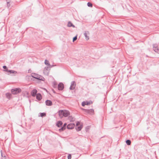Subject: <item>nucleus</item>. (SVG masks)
Segmentation results:
<instances>
[{"label":"nucleus","instance_id":"obj_21","mask_svg":"<svg viewBox=\"0 0 159 159\" xmlns=\"http://www.w3.org/2000/svg\"><path fill=\"white\" fill-rule=\"evenodd\" d=\"M68 120L70 121H74L75 120V118L72 116H69L68 117Z\"/></svg>","mask_w":159,"mask_h":159},{"label":"nucleus","instance_id":"obj_28","mask_svg":"<svg viewBox=\"0 0 159 159\" xmlns=\"http://www.w3.org/2000/svg\"><path fill=\"white\" fill-rule=\"evenodd\" d=\"M3 68L5 70H8V69L7 68V67L5 66H3Z\"/></svg>","mask_w":159,"mask_h":159},{"label":"nucleus","instance_id":"obj_32","mask_svg":"<svg viewBox=\"0 0 159 159\" xmlns=\"http://www.w3.org/2000/svg\"><path fill=\"white\" fill-rule=\"evenodd\" d=\"M86 105H89V103L88 102H87V103H86Z\"/></svg>","mask_w":159,"mask_h":159},{"label":"nucleus","instance_id":"obj_1","mask_svg":"<svg viewBox=\"0 0 159 159\" xmlns=\"http://www.w3.org/2000/svg\"><path fill=\"white\" fill-rule=\"evenodd\" d=\"M58 112L59 117L61 118H62L63 116L65 117H67L70 115V112L66 110H59Z\"/></svg>","mask_w":159,"mask_h":159},{"label":"nucleus","instance_id":"obj_11","mask_svg":"<svg viewBox=\"0 0 159 159\" xmlns=\"http://www.w3.org/2000/svg\"><path fill=\"white\" fill-rule=\"evenodd\" d=\"M85 111L90 115H93L94 114V110L93 109H85Z\"/></svg>","mask_w":159,"mask_h":159},{"label":"nucleus","instance_id":"obj_30","mask_svg":"<svg viewBox=\"0 0 159 159\" xmlns=\"http://www.w3.org/2000/svg\"><path fill=\"white\" fill-rule=\"evenodd\" d=\"M10 6V2H7V6L8 7V8Z\"/></svg>","mask_w":159,"mask_h":159},{"label":"nucleus","instance_id":"obj_12","mask_svg":"<svg viewBox=\"0 0 159 159\" xmlns=\"http://www.w3.org/2000/svg\"><path fill=\"white\" fill-rule=\"evenodd\" d=\"M37 93V91L36 89H34L31 92V95L33 97H35L36 95V94Z\"/></svg>","mask_w":159,"mask_h":159},{"label":"nucleus","instance_id":"obj_25","mask_svg":"<svg viewBox=\"0 0 159 159\" xmlns=\"http://www.w3.org/2000/svg\"><path fill=\"white\" fill-rule=\"evenodd\" d=\"M87 5L89 7H92L93 6L92 4L90 2H88Z\"/></svg>","mask_w":159,"mask_h":159},{"label":"nucleus","instance_id":"obj_29","mask_svg":"<svg viewBox=\"0 0 159 159\" xmlns=\"http://www.w3.org/2000/svg\"><path fill=\"white\" fill-rule=\"evenodd\" d=\"M86 105V103L85 102H82V105L83 106H84Z\"/></svg>","mask_w":159,"mask_h":159},{"label":"nucleus","instance_id":"obj_8","mask_svg":"<svg viewBox=\"0 0 159 159\" xmlns=\"http://www.w3.org/2000/svg\"><path fill=\"white\" fill-rule=\"evenodd\" d=\"M76 86L75 82V81H72L71 84V85L70 88V89L71 90H74Z\"/></svg>","mask_w":159,"mask_h":159},{"label":"nucleus","instance_id":"obj_34","mask_svg":"<svg viewBox=\"0 0 159 159\" xmlns=\"http://www.w3.org/2000/svg\"><path fill=\"white\" fill-rule=\"evenodd\" d=\"M29 70V71H30V70Z\"/></svg>","mask_w":159,"mask_h":159},{"label":"nucleus","instance_id":"obj_31","mask_svg":"<svg viewBox=\"0 0 159 159\" xmlns=\"http://www.w3.org/2000/svg\"><path fill=\"white\" fill-rule=\"evenodd\" d=\"M53 66H54L53 65H51V66H50V67H49V68H50L52 67H53Z\"/></svg>","mask_w":159,"mask_h":159},{"label":"nucleus","instance_id":"obj_18","mask_svg":"<svg viewBox=\"0 0 159 159\" xmlns=\"http://www.w3.org/2000/svg\"><path fill=\"white\" fill-rule=\"evenodd\" d=\"M62 124V122L61 121H58L56 125L58 127H60Z\"/></svg>","mask_w":159,"mask_h":159},{"label":"nucleus","instance_id":"obj_33","mask_svg":"<svg viewBox=\"0 0 159 159\" xmlns=\"http://www.w3.org/2000/svg\"><path fill=\"white\" fill-rule=\"evenodd\" d=\"M28 73H29V70H28Z\"/></svg>","mask_w":159,"mask_h":159},{"label":"nucleus","instance_id":"obj_13","mask_svg":"<svg viewBox=\"0 0 159 159\" xmlns=\"http://www.w3.org/2000/svg\"><path fill=\"white\" fill-rule=\"evenodd\" d=\"M45 103L46 105L48 106H51L52 105V102L48 100H47L45 101Z\"/></svg>","mask_w":159,"mask_h":159},{"label":"nucleus","instance_id":"obj_20","mask_svg":"<svg viewBox=\"0 0 159 159\" xmlns=\"http://www.w3.org/2000/svg\"><path fill=\"white\" fill-rule=\"evenodd\" d=\"M6 96L8 99H10L11 98V94L10 93H7L6 94Z\"/></svg>","mask_w":159,"mask_h":159},{"label":"nucleus","instance_id":"obj_4","mask_svg":"<svg viewBox=\"0 0 159 159\" xmlns=\"http://www.w3.org/2000/svg\"><path fill=\"white\" fill-rule=\"evenodd\" d=\"M83 126L82 125H80V123L79 121H77L76 124L75 129L77 131H80L82 129Z\"/></svg>","mask_w":159,"mask_h":159},{"label":"nucleus","instance_id":"obj_7","mask_svg":"<svg viewBox=\"0 0 159 159\" xmlns=\"http://www.w3.org/2000/svg\"><path fill=\"white\" fill-rule=\"evenodd\" d=\"M153 47L154 51L159 53V49L158 48V45L157 44H154L153 45Z\"/></svg>","mask_w":159,"mask_h":159},{"label":"nucleus","instance_id":"obj_19","mask_svg":"<svg viewBox=\"0 0 159 159\" xmlns=\"http://www.w3.org/2000/svg\"><path fill=\"white\" fill-rule=\"evenodd\" d=\"M67 26L69 27H72L73 28L75 27V25L70 21L68 22Z\"/></svg>","mask_w":159,"mask_h":159},{"label":"nucleus","instance_id":"obj_3","mask_svg":"<svg viewBox=\"0 0 159 159\" xmlns=\"http://www.w3.org/2000/svg\"><path fill=\"white\" fill-rule=\"evenodd\" d=\"M21 89L20 88H16L12 89L11 92L13 94H17L21 92Z\"/></svg>","mask_w":159,"mask_h":159},{"label":"nucleus","instance_id":"obj_14","mask_svg":"<svg viewBox=\"0 0 159 159\" xmlns=\"http://www.w3.org/2000/svg\"><path fill=\"white\" fill-rule=\"evenodd\" d=\"M66 125L67 124L66 123H64L63 126L59 129V131L60 132H61L64 130L66 128Z\"/></svg>","mask_w":159,"mask_h":159},{"label":"nucleus","instance_id":"obj_16","mask_svg":"<svg viewBox=\"0 0 159 159\" xmlns=\"http://www.w3.org/2000/svg\"><path fill=\"white\" fill-rule=\"evenodd\" d=\"M5 71L7 72H9L10 74H16L17 73V71L12 70H5Z\"/></svg>","mask_w":159,"mask_h":159},{"label":"nucleus","instance_id":"obj_35","mask_svg":"<svg viewBox=\"0 0 159 159\" xmlns=\"http://www.w3.org/2000/svg\"><path fill=\"white\" fill-rule=\"evenodd\" d=\"M29 70V71H30V70Z\"/></svg>","mask_w":159,"mask_h":159},{"label":"nucleus","instance_id":"obj_15","mask_svg":"<svg viewBox=\"0 0 159 159\" xmlns=\"http://www.w3.org/2000/svg\"><path fill=\"white\" fill-rule=\"evenodd\" d=\"M36 99L39 101L42 98V95L40 93L37 94L36 95Z\"/></svg>","mask_w":159,"mask_h":159},{"label":"nucleus","instance_id":"obj_6","mask_svg":"<svg viewBox=\"0 0 159 159\" xmlns=\"http://www.w3.org/2000/svg\"><path fill=\"white\" fill-rule=\"evenodd\" d=\"M153 47L154 51L159 53V49L158 48V45L157 44H154L153 45Z\"/></svg>","mask_w":159,"mask_h":159},{"label":"nucleus","instance_id":"obj_9","mask_svg":"<svg viewBox=\"0 0 159 159\" xmlns=\"http://www.w3.org/2000/svg\"><path fill=\"white\" fill-rule=\"evenodd\" d=\"M64 88V85L62 83H60L58 85V89L59 90H62Z\"/></svg>","mask_w":159,"mask_h":159},{"label":"nucleus","instance_id":"obj_17","mask_svg":"<svg viewBox=\"0 0 159 159\" xmlns=\"http://www.w3.org/2000/svg\"><path fill=\"white\" fill-rule=\"evenodd\" d=\"M87 34H89V31H85V32L84 33V35L86 39L87 40H88L89 39V36H87Z\"/></svg>","mask_w":159,"mask_h":159},{"label":"nucleus","instance_id":"obj_5","mask_svg":"<svg viewBox=\"0 0 159 159\" xmlns=\"http://www.w3.org/2000/svg\"><path fill=\"white\" fill-rule=\"evenodd\" d=\"M50 69L49 68V66L45 67L43 70V74L46 75H49V72Z\"/></svg>","mask_w":159,"mask_h":159},{"label":"nucleus","instance_id":"obj_26","mask_svg":"<svg viewBox=\"0 0 159 159\" xmlns=\"http://www.w3.org/2000/svg\"><path fill=\"white\" fill-rule=\"evenodd\" d=\"M77 36H75V37H74L73 38V41L74 42L75 41V40H76V39H77Z\"/></svg>","mask_w":159,"mask_h":159},{"label":"nucleus","instance_id":"obj_27","mask_svg":"<svg viewBox=\"0 0 159 159\" xmlns=\"http://www.w3.org/2000/svg\"><path fill=\"white\" fill-rule=\"evenodd\" d=\"M71 154H69L68 156V159H71Z\"/></svg>","mask_w":159,"mask_h":159},{"label":"nucleus","instance_id":"obj_2","mask_svg":"<svg viewBox=\"0 0 159 159\" xmlns=\"http://www.w3.org/2000/svg\"><path fill=\"white\" fill-rule=\"evenodd\" d=\"M31 75L32 77L37 80L42 81H44L45 80V78L43 77L38 74L32 73Z\"/></svg>","mask_w":159,"mask_h":159},{"label":"nucleus","instance_id":"obj_22","mask_svg":"<svg viewBox=\"0 0 159 159\" xmlns=\"http://www.w3.org/2000/svg\"><path fill=\"white\" fill-rule=\"evenodd\" d=\"M44 63L46 65H48L47 66L50 67V66H51L50 64L49 63L48 61L47 60H45Z\"/></svg>","mask_w":159,"mask_h":159},{"label":"nucleus","instance_id":"obj_23","mask_svg":"<svg viewBox=\"0 0 159 159\" xmlns=\"http://www.w3.org/2000/svg\"><path fill=\"white\" fill-rule=\"evenodd\" d=\"M126 143L127 145H129L131 144V142L130 140L127 139L126 140Z\"/></svg>","mask_w":159,"mask_h":159},{"label":"nucleus","instance_id":"obj_10","mask_svg":"<svg viewBox=\"0 0 159 159\" xmlns=\"http://www.w3.org/2000/svg\"><path fill=\"white\" fill-rule=\"evenodd\" d=\"M75 126L74 123H71L69 124L67 126V128L68 129H71L73 128Z\"/></svg>","mask_w":159,"mask_h":159},{"label":"nucleus","instance_id":"obj_24","mask_svg":"<svg viewBox=\"0 0 159 159\" xmlns=\"http://www.w3.org/2000/svg\"><path fill=\"white\" fill-rule=\"evenodd\" d=\"M40 116L42 117H44L46 116V114L45 113H40Z\"/></svg>","mask_w":159,"mask_h":159}]
</instances>
